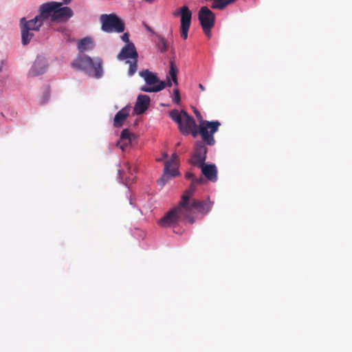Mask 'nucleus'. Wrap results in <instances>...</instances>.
Segmentation results:
<instances>
[{
    "mask_svg": "<svg viewBox=\"0 0 352 352\" xmlns=\"http://www.w3.org/2000/svg\"><path fill=\"white\" fill-rule=\"evenodd\" d=\"M63 4L56 1L43 3V12L53 22H66L72 17L74 12L69 7H62Z\"/></svg>",
    "mask_w": 352,
    "mask_h": 352,
    "instance_id": "obj_1",
    "label": "nucleus"
},
{
    "mask_svg": "<svg viewBox=\"0 0 352 352\" xmlns=\"http://www.w3.org/2000/svg\"><path fill=\"white\" fill-rule=\"evenodd\" d=\"M193 112L199 120V133L203 141L208 145H214L215 140L213 135L218 131L221 123L217 120L211 122L204 120L201 113L195 108Z\"/></svg>",
    "mask_w": 352,
    "mask_h": 352,
    "instance_id": "obj_2",
    "label": "nucleus"
},
{
    "mask_svg": "<svg viewBox=\"0 0 352 352\" xmlns=\"http://www.w3.org/2000/svg\"><path fill=\"white\" fill-rule=\"evenodd\" d=\"M72 67L83 71L92 69L94 72V76L97 78L102 75V60L99 58L95 59L88 56H80L72 62Z\"/></svg>",
    "mask_w": 352,
    "mask_h": 352,
    "instance_id": "obj_3",
    "label": "nucleus"
},
{
    "mask_svg": "<svg viewBox=\"0 0 352 352\" xmlns=\"http://www.w3.org/2000/svg\"><path fill=\"white\" fill-rule=\"evenodd\" d=\"M179 221H188V210L180 203L160 219L158 224L161 227L166 228L177 224Z\"/></svg>",
    "mask_w": 352,
    "mask_h": 352,
    "instance_id": "obj_4",
    "label": "nucleus"
},
{
    "mask_svg": "<svg viewBox=\"0 0 352 352\" xmlns=\"http://www.w3.org/2000/svg\"><path fill=\"white\" fill-rule=\"evenodd\" d=\"M140 76L144 78L146 85L140 87V90L144 92H158L165 88L164 81L160 80L156 74L145 69L140 72Z\"/></svg>",
    "mask_w": 352,
    "mask_h": 352,
    "instance_id": "obj_5",
    "label": "nucleus"
},
{
    "mask_svg": "<svg viewBox=\"0 0 352 352\" xmlns=\"http://www.w3.org/2000/svg\"><path fill=\"white\" fill-rule=\"evenodd\" d=\"M179 175L177 155L176 153H173L170 160L165 161L164 173L157 180V184L163 187L170 179Z\"/></svg>",
    "mask_w": 352,
    "mask_h": 352,
    "instance_id": "obj_6",
    "label": "nucleus"
},
{
    "mask_svg": "<svg viewBox=\"0 0 352 352\" xmlns=\"http://www.w3.org/2000/svg\"><path fill=\"white\" fill-rule=\"evenodd\" d=\"M102 30L106 32H122L124 30V23L114 14H102L100 16Z\"/></svg>",
    "mask_w": 352,
    "mask_h": 352,
    "instance_id": "obj_7",
    "label": "nucleus"
},
{
    "mask_svg": "<svg viewBox=\"0 0 352 352\" xmlns=\"http://www.w3.org/2000/svg\"><path fill=\"white\" fill-rule=\"evenodd\" d=\"M212 204L213 203L210 201L209 198L202 201L194 199L184 206L188 210V222L190 224H192L195 222V219L192 216L195 210L202 214H206L210 210Z\"/></svg>",
    "mask_w": 352,
    "mask_h": 352,
    "instance_id": "obj_8",
    "label": "nucleus"
},
{
    "mask_svg": "<svg viewBox=\"0 0 352 352\" xmlns=\"http://www.w3.org/2000/svg\"><path fill=\"white\" fill-rule=\"evenodd\" d=\"M198 19L205 34L210 37L211 29L215 22L214 14L208 8L203 6L198 12Z\"/></svg>",
    "mask_w": 352,
    "mask_h": 352,
    "instance_id": "obj_9",
    "label": "nucleus"
},
{
    "mask_svg": "<svg viewBox=\"0 0 352 352\" xmlns=\"http://www.w3.org/2000/svg\"><path fill=\"white\" fill-rule=\"evenodd\" d=\"M173 15H180V34L181 36L186 40L188 38V33L191 23L192 12L187 6H184L175 11Z\"/></svg>",
    "mask_w": 352,
    "mask_h": 352,
    "instance_id": "obj_10",
    "label": "nucleus"
},
{
    "mask_svg": "<svg viewBox=\"0 0 352 352\" xmlns=\"http://www.w3.org/2000/svg\"><path fill=\"white\" fill-rule=\"evenodd\" d=\"M39 12V14L36 16L33 19L26 21L25 18H21L20 20L21 25H24L31 30L38 31L45 20L47 19L46 14L43 12L42 5L40 6Z\"/></svg>",
    "mask_w": 352,
    "mask_h": 352,
    "instance_id": "obj_11",
    "label": "nucleus"
},
{
    "mask_svg": "<svg viewBox=\"0 0 352 352\" xmlns=\"http://www.w3.org/2000/svg\"><path fill=\"white\" fill-rule=\"evenodd\" d=\"M207 148L201 142H196L195 144V153L190 160V163L197 166L202 164L206 160Z\"/></svg>",
    "mask_w": 352,
    "mask_h": 352,
    "instance_id": "obj_12",
    "label": "nucleus"
},
{
    "mask_svg": "<svg viewBox=\"0 0 352 352\" xmlns=\"http://www.w3.org/2000/svg\"><path fill=\"white\" fill-rule=\"evenodd\" d=\"M197 124L192 117L189 116L186 111H183V118L179 124V129L184 135H188L192 129L196 128Z\"/></svg>",
    "mask_w": 352,
    "mask_h": 352,
    "instance_id": "obj_13",
    "label": "nucleus"
},
{
    "mask_svg": "<svg viewBox=\"0 0 352 352\" xmlns=\"http://www.w3.org/2000/svg\"><path fill=\"white\" fill-rule=\"evenodd\" d=\"M138 52L133 43L126 44L118 54L117 58L120 60L127 58L138 59Z\"/></svg>",
    "mask_w": 352,
    "mask_h": 352,
    "instance_id": "obj_14",
    "label": "nucleus"
},
{
    "mask_svg": "<svg viewBox=\"0 0 352 352\" xmlns=\"http://www.w3.org/2000/svg\"><path fill=\"white\" fill-rule=\"evenodd\" d=\"M201 168L202 174L210 181L216 182L217 180V169L214 164H202L197 166Z\"/></svg>",
    "mask_w": 352,
    "mask_h": 352,
    "instance_id": "obj_15",
    "label": "nucleus"
},
{
    "mask_svg": "<svg viewBox=\"0 0 352 352\" xmlns=\"http://www.w3.org/2000/svg\"><path fill=\"white\" fill-rule=\"evenodd\" d=\"M151 102L149 96L146 95H139L138 96L135 107L134 112L137 115L143 113L148 107Z\"/></svg>",
    "mask_w": 352,
    "mask_h": 352,
    "instance_id": "obj_16",
    "label": "nucleus"
},
{
    "mask_svg": "<svg viewBox=\"0 0 352 352\" xmlns=\"http://www.w3.org/2000/svg\"><path fill=\"white\" fill-rule=\"evenodd\" d=\"M45 60L42 58L37 57L29 72V76L32 77L39 76L43 74L45 72Z\"/></svg>",
    "mask_w": 352,
    "mask_h": 352,
    "instance_id": "obj_17",
    "label": "nucleus"
},
{
    "mask_svg": "<svg viewBox=\"0 0 352 352\" xmlns=\"http://www.w3.org/2000/svg\"><path fill=\"white\" fill-rule=\"evenodd\" d=\"M133 172H135V168H133L129 162L123 163L122 168L118 170L120 177L126 182L134 179Z\"/></svg>",
    "mask_w": 352,
    "mask_h": 352,
    "instance_id": "obj_18",
    "label": "nucleus"
},
{
    "mask_svg": "<svg viewBox=\"0 0 352 352\" xmlns=\"http://www.w3.org/2000/svg\"><path fill=\"white\" fill-rule=\"evenodd\" d=\"M129 116V108L128 107L122 108L116 114L113 119V126L118 128L121 127Z\"/></svg>",
    "mask_w": 352,
    "mask_h": 352,
    "instance_id": "obj_19",
    "label": "nucleus"
},
{
    "mask_svg": "<svg viewBox=\"0 0 352 352\" xmlns=\"http://www.w3.org/2000/svg\"><path fill=\"white\" fill-rule=\"evenodd\" d=\"M196 190V185L192 182L190 186L185 190L184 194L182 195L181 197V200L179 203L181 204V205L185 206L187 204L189 201H192V197L195 192Z\"/></svg>",
    "mask_w": 352,
    "mask_h": 352,
    "instance_id": "obj_20",
    "label": "nucleus"
},
{
    "mask_svg": "<svg viewBox=\"0 0 352 352\" xmlns=\"http://www.w3.org/2000/svg\"><path fill=\"white\" fill-rule=\"evenodd\" d=\"M93 40L89 37H85L78 43V49L80 52L91 50L94 48Z\"/></svg>",
    "mask_w": 352,
    "mask_h": 352,
    "instance_id": "obj_21",
    "label": "nucleus"
},
{
    "mask_svg": "<svg viewBox=\"0 0 352 352\" xmlns=\"http://www.w3.org/2000/svg\"><path fill=\"white\" fill-rule=\"evenodd\" d=\"M21 38H22V43L23 45H28L32 37L34 36V34L30 32L31 30L28 28L24 25H21Z\"/></svg>",
    "mask_w": 352,
    "mask_h": 352,
    "instance_id": "obj_22",
    "label": "nucleus"
},
{
    "mask_svg": "<svg viewBox=\"0 0 352 352\" xmlns=\"http://www.w3.org/2000/svg\"><path fill=\"white\" fill-rule=\"evenodd\" d=\"M236 0H213L211 8L212 9L223 10L228 5L236 1Z\"/></svg>",
    "mask_w": 352,
    "mask_h": 352,
    "instance_id": "obj_23",
    "label": "nucleus"
},
{
    "mask_svg": "<svg viewBox=\"0 0 352 352\" xmlns=\"http://www.w3.org/2000/svg\"><path fill=\"white\" fill-rule=\"evenodd\" d=\"M177 72H178V69H177V67L175 66L174 62L170 61V68H169V72H168V76H169L170 78L172 79L173 83L175 85H178L177 76Z\"/></svg>",
    "mask_w": 352,
    "mask_h": 352,
    "instance_id": "obj_24",
    "label": "nucleus"
},
{
    "mask_svg": "<svg viewBox=\"0 0 352 352\" xmlns=\"http://www.w3.org/2000/svg\"><path fill=\"white\" fill-rule=\"evenodd\" d=\"M183 111L179 112L177 110L175 109L171 111L169 113V116L170 118L175 121L178 125L180 124V122L182 120L183 118Z\"/></svg>",
    "mask_w": 352,
    "mask_h": 352,
    "instance_id": "obj_25",
    "label": "nucleus"
},
{
    "mask_svg": "<svg viewBox=\"0 0 352 352\" xmlns=\"http://www.w3.org/2000/svg\"><path fill=\"white\" fill-rule=\"evenodd\" d=\"M157 47L161 52H165L168 50V43L166 40L162 37H157Z\"/></svg>",
    "mask_w": 352,
    "mask_h": 352,
    "instance_id": "obj_26",
    "label": "nucleus"
},
{
    "mask_svg": "<svg viewBox=\"0 0 352 352\" xmlns=\"http://www.w3.org/2000/svg\"><path fill=\"white\" fill-rule=\"evenodd\" d=\"M138 59H133V61L131 62H129V71H128V74L129 76H132L133 75L137 69H138ZM127 63H129V61H127Z\"/></svg>",
    "mask_w": 352,
    "mask_h": 352,
    "instance_id": "obj_27",
    "label": "nucleus"
},
{
    "mask_svg": "<svg viewBox=\"0 0 352 352\" xmlns=\"http://www.w3.org/2000/svg\"><path fill=\"white\" fill-rule=\"evenodd\" d=\"M130 135H131V134L128 129L122 130V131L121 132V135H120L121 141H128L129 143H131V140L130 138Z\"/></svg>",
    "mask_w": 352,
    "mask_h": 352,
    "instance_id": "obj_28",
    "label": "nucleus"
},
{
    "mask_svg": "<svg viewBox=\"0 0 352 352\" xmlns=\"http://www.w3.org/2000/svg\"><path fill=\"white\" fill-rule=\"evenodd\" d=\"M173 94H174V98H173V102L175 103H177L178 104L179 102H180V94H179V91L178 89H173Z\"/></svg>",
    "mask_w": 352,
    "mask_h": 352,
    "instance_id": "obj_29",
    "label": "nucleus"
},
{
    "mask_svg": "<svg viewBox=\"0 0 352 352\" xmlns=\"http://www.w3.org/2000/svg\"><path fill=\"white\" fill-rule=\"evenodd\" d=\"M195 185L203 184L205 182V179L203 177L193 178L192 181Z\"/></svg>",
    "mask_w": 352,
    "mask_h": 352,
    "instance_id": "obj_30",
    "label": "nucleus"
},
{
    "mask_svg": "<svg viewBox=\"0 0 352 352\" xmlns=\"http://www.w3.org/2000/svg\"><path fill=\"white\" fill-rule=\"evenodd\" d=\"M118 144H120V148L124 151V148L126 146H127L129 144H130L131 143H129L128 141H121V142H119Z\"/></svg>",
    "mask_w": 352,
    "mask_h": 352,
    "instance_id": "obj_31",
    "label": "nucleus"
},
{
    "mask_svg": "<svg viewBox=\"0 0 352 352\" xmlns=\"http://www.w3.org/2000/svg\"><path fill=\"white\" fill-rule=\"evenodd\" d=\"M118 144H120V148L124 151V148L126 146H127L129 144H130L131 143H129L128 141H121V142H119Z\"/></svg>",
    "mask_w": 352,
    "mask_h": 352,
    "instance_id": "obj_32",
    "label": "nucleus"
},
{
    "mask_svg": "<svg viewBox=\"0 0 352 352\" xmlns=\"http://www.w3.org/2000/svg\"><path fill=\"white\" fill-rule=\"evenodd\" d=\"M173 82L172 79L170 78L169 76H167L166 81H164V83L165 85V87H171Z\"/></svg>",
    "mask_w": 352,
    "mask_h": 352,
    "instance_id": "obj_33",
    "label": "nucleus"
},
{
    "mask_svg": "<svg viewBox=\"0 0 352 352\" xmlns=\"http://www.w3.org/2000/svg\"><path fill=\"white\" fill-rule=\"evenodd\" d=\"M122 40L124 42L126 43V44H128V43H131L129 42V34H128V33H124V34L122 36Z\"/></svg>",
    "mask_w": 352,
    "mask_h": 352,
    "instance_id": "obj_34",
    "label": "nucleus"
},
{
    "mask_svg": "<svg viewBox=\"0 0 352 352\" xmlns=\"http://www.w3.org/2000/svg\"><path fill=\"white\" fill-rule=\"evenodd\" d=\"M186 179H191L192 180L195 178L194 175L190 172H187L185 175Z\"/></svg>",
    "mask_w": 352,
    "mask_h": 352,
    "instance_id": "obj_35",
    "label": "nucleus"
},
{
    "mask_svg": "<svg viewBox=\"0 0 352 352\" xmlns=\"http://www.w3.org/2000/svg\"><path fill=\"white\" fill-rule=\"evenodd\" d=\"M198 132L199 131L197 130V127H196V128L192 129L190 133H191L194 138H196Z\"/></svg>",
    "mask_w": 352,
    "mask_h": 352,
    "instance_id": "obj_36",
    "label": "nucleus"
},
{
    "mask_svg": "<svg viewBox=\"0 0 352 352\" xmlns=\"http://www.w3.org/2000/svg\"><path fill=\"white\" fill-rule=\"evenodd\" d=\"M49 97H50V95H49V91H46V94L43 98V100L42 101V103H44L45 102H47L49 99Z\"/></svg>",
    "mask_w": 352,
    "mask_h": 352,
    "instance_id": "obj_37",
    "label": "nucleus"
},
{
    "mask_svg": "<svg viewBox=\"0 0 352 352\" xmlns=\"http://www.w3.org/2000/svg\"><path fill=\"white\" fill-rule=\"evenodd\" d=\"M167 157H168V154L166 153H164L162 154V157L157 159V161L160 162V161L163 160L164 159L166 158Z\"/></svg>",
    "mask_w": 352,
    "mask_h": 352,
    "instance_id": "obj_38",
    "label": "nucleus"
},
{
    "mask_svg": "<svg viewBox=\"0 0 352 352\" xmlns=\"http://www.w3.org/2000/svg\"><path fill=\"white\" fill-rule=\"evenodd\" d=\"M199 89H200L202 91H205V87H204V85H203L202 84H199Z\"/></svg>",
    "mask_w": 352,
    "mask_h": 352,
    "instance_id": "obj_39",
    "label": "nucleus"
},
{
    "mask_svg": "<svg viewBox=\"0 0 352 352\" xmlns=\"http://www.w3.org/2000/svg\"><path fill=\"white\" fill-rule=\"evenodd\" d=\"M71 0H63V3H65V4H68L69 3H70Z\"/></svg>",
    "mask_w": 352,
    "mask_h": 352,
    "instance_id": "obj_40",
    "label": "nucleus"
},
{
    "mask_svg": "<svg viewBox=\"0 0 352 352\" xmlns=\"http://www.w3.org/2000/svg\"><path fill=\"white\" fill-rule=\"evenodd\" d=\"M144 1L148 3H153L155 0H144Z\"/></svg>",
    "mask_w": 352,
    "mask_h": 352,
    "instance_id": "obj_41",
    "label": "nucleus"
},
{
    "mask_svg": "<svg viewBox=\"0 0 352 352\" xmlns=\"http://www.w3.org/2000/svg\"><path fill=\"white\" fill-rule=\"evenodd\" d=\"M146 29H147L148 31H150V32H151V31H152L151 28H149L148 26H146Z\"/></svg>",
    "mask_w": 352,
    "mask_h": 352,
    "instance_id": "obj_42",
    "label": "nucleus"
}]
</instances>
